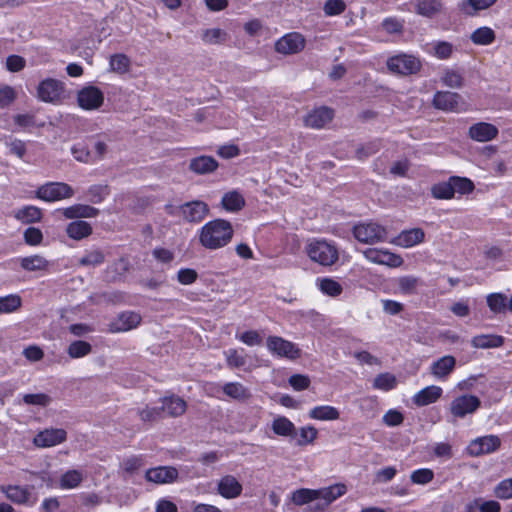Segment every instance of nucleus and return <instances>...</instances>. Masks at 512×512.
Returning a JSON list of instances; mask_svg holds the SVG:
<instances>
[{"label": "nucleus", "instance_id": "ddd939ff", "mask_svg": "<svg viewBox=\"0 0 512 512\" xmlns=\"http://www.w3.org/2000/svg\"><path fill=\"white\" fill-rule=\"evenodd\" d=\"M77 100L81 108L93 110L102 105L104 96L99 88L88 86L79 91Z\"/></svg>", "mask_w": 512, "mask_h": 512}, {"label": "nucleus", "instance_id": "4be33fe9", "mask_svg": "<svg viewBox=\"0 0 512 512\" xmlns=\"http://www.w3.org/2000/svg\"><path fill=\"white\" fill-rule=\"evenodd\" d=\"M187 408L186 402L178 396H168L162 399L160 406L162 416L166 414L170 417H178L182 415Z\"/></svg>", "mask_w": 512, "mask_h": 512}, {"label": "nucleus", "instance_id": "b1692460", "mask_svg": "<svg viewBox=\"0 0 512 512\" xmlns=\"http://www.w3.org/2000/svg\"><path fill=\"white\" fill-rule=\"evenodd\" d=\"M425 233L421 228L402 231L394 243L405 248L412 247L424 241Z\"/></svg>", "mask_w": 512, "mask_h": 512}, {"label": "nucleus", "instance_id": "774afa93", "mask_svg": "<svg viewBox=\"0 0 512 512\" xmlns=\"http://www.w3.org/2000/svg\"><path fill=\"white\" fill-rule=\"evenodd\" d=\"M43 234L40 229L29 227L24 231V240L27 244L36 246L42 242Z\"/></svg>", "mask_w": 512, "mask_h": 512}, {"label": "nucleus", "instance_id": "7ed1b4c3", "mask_svg": "<svg viewBox=\"0 0 512 512\" xmlns=\"http://www.w3.org/2000/svg\"><path fill=\"white\" fill-rule=\"evenodd\" d=\"M354 237L362 243L374 244L386 240L387 231L385 227L374 223H359L353 227Z\"/></svg>", "mask_w": 512, "mask_h": 512}, {"label": "nucleus", "instance_id": "473e14b6", "mask_svg": "<svg viewBox=\"0 0 512 512\" xmlns=\"http://www.w3.org/2000/svg\"><path fill=\"white\" fill-rule=\"evenodd\" d=\"M340 416L339 411L332 406H316L309 412V417L316 420H337Z\"/></svg>", "mask_w": 512, "mask_h": 512}, {"label": "nucleus", "instance_id": "a19ab883", "mask_svg": "<svg viewBox=\"0 0 512 512\" xmlns=\"http://www.w3.org/2000/svg\"><path fill=\"white\" fill-rule=\"evenodd\" d=\"M470 39L476 45H489L495 40V32L490 27H480L471 34Z\"/></svg>", "mask_w": 512, "mask_h": 512}, {"label": "nucleus", "instance_id": "dca6fc26", "mask_svg": "<svg viewBox=\"0 0 512 512\" xmlns=\"http://www.w3.org/2000/svg\"><path fill=\"white\" fill-rule=\"evenodd\" d=\"M346 491L347 488L344 484H335L329 487L315 490V495L318 501L316 508L324 509L337 498L344 495Z\"/></svg>", "mask_w": 512, "mask_h": 512}, {"label": "nucleus", "instance_id": "aec40b11", "mask_svg": "<svg viewBox=\"0 0 512 512\" xmlns=\"http://www.w3.org/2000/svg\"><path fill=\"white\" fill-rule=\"evenodd\" d=\"M455 366V357L445 355L432 363L430 372L436 379L444 380L454 371Z\"/></svg>", "mask_w": 512, "mask_h": 512}, {"label": "nucleus", "instance_id": "a18cd8bd", "mask_svg": "<svg viewBox=\"0 0 512 512\" xmlns=\"http://www.w3.org/2000/svg\"><path fill=\"white\" fill-rule=\"evenodd\" d=\"M129 269V262L125 258H120L115 261L110 267L107 268L106 273L107 277L111 281H116L120 279V277L127 272Z\"/></svg>", "mask_w": 512, "mask_h": 512}, {"label": "nucleus", "instance_id": "72a5a7b5", "mask_svg": "<svg viewBox=\"0 0 512 512\" xmlns=\"http://www.w3.org/2000/svg\"><path fill=\"white\" fill-rule=\"evenodd\" d=\"M15 218L23 223L38 222L42 218L41 209L36 206H25L15 212Z\"/></svg>", "mask_w": 512, "mask_h": 512}, {"label": "nucleus", "instance_id": "5701e85b", "mask_svg": "<svg viewBox=\"0 0 512 512\" xmlns=\"http://www.w3.org/2000/svg\"><path fill=\"white\" fill-rule=\"evenodd\" d=\"M442 388L431 385L417 392L413 397V402L417 406H426L436 402L442 395Z\"/></svg>", "mask_w": 512, "mask_h": 512}, {"label": "nucleus", "instance_id": "5fc2aeb1", "mask_svg": "<svg viewBox=\"0 0 512 512\" xmlns=\"http://www.w3.org/2000/svg\"><path fill=\"white\" fill-rule=\"evenodd\" d=\"M23 402L26 405L46 407L52 402V399L45 393L25 394Z\"/></svg>", "mask_w": 512, "mask_h": 512}, {"label": "nucleus", "instance_id": "393cba45", "mask_svg": "<svg viewBox=\"0 0 512 512\" xmlns=\"http://www.w3.org/2000/svg\"><path fill=\"white\" fill-rule=\"evenodd\" d=\"M99 214V209L86 204H75L63 210L67 219L93 218Z\"/></svg>", "mask_w": 512, "mask_h": 512}, {"label": "nucleus", "instance_id": "37998d69", "mask_svg": "<svg viewBox=\"0 0 512 512\" xmlns=\"http://www.w3.org/2000/svg\"><path fill=\"white\" fill-rule=\"evenodd\" d=\"M83 480V475L78 470H68L60 478V487L62 489H73L79 486Z\"/></svg>", "mask_w": 512, "mask_h": 512}, {"label": "nucleus", "instance_id": "423d86ee", "mask_svg": "<svg viewBox=\"0 0 512 512\" xmlns=\"http://www.w3.org/2000/svg\"><path fill=\"white\" fill-rule=\"evenodd\" d=\"M481 406V401L474 395H462L452 400L450 412L455 418H464L473 414Z\"/></svg>", "mask_w": 512, "mask_h": 512}, {"label": "nucleus", "instance_id": "f8f14e48", "mask_svg": "<svg viewBox=\"0 0 512 512\" xmlns=\"http://www.w3.org/2000/svg\"><path fill=\"white\" fill-rule=\"evenodd\" d=\"M363 255L368 261L379 265L399 267L403 264V259L400 255L388 250L369 248L363 252Z\"/></svg>", "mask_w": 512, "mask_h": 512}, {"label": "nucleus", "instance_id": "f704fd0d", "mask_svg": "<svg viewBox=\"0 0 512 512\" xmlns=\"http://www.w3.org/2000/svg\"><path fill=\"white\" fill-rule=\"evenodd\" d=\"M223 392L235 400H246L250 397L249 390L239 382H229L223 386Z\"/></svg>", "mask_w": 512, "mask_h": 512}, {"label": "nucleus", "instance_id": "2f4dec72", "mask_svg": "<svg viewBox=\"0 0 512 512\" xmlns=\"http://www.w3.org/2000/svg\"><path fill=\"white\" fill-rule=\"evenodd\" d=\"M442 5L438 0H418L415 11L418 15L432 18L440 13Z\"/></svg>", "mask_w": 512, "mask_h": 512}, {"label": "nucleus", "instance_id": "e2e57ef3", "mask_svg": "<svg viewBox=\"0 0 512 512\" xmlns=\"http://www.w3.org/2000/svg\"><path fill=\"white\" fill-rule=\"evenodd\" d=\"M494 494L500 499L512 498V478L504 479L494 488Z\"/></svg>", "mask_w": 512, "mask_h": 512}, {"label": "nucleus", "instance_id": "c85d7f7f", "mask_svg": "<svg viewBox=\"0 0 512 512\" xmlns=\"http://www.w3.org/2000/svg\"><path fill=\"white\" fill-rule=\"evenodd\" d=\"M20 266L23 270L29 272L46 271L50 266V262L41 255H31L19 259Z\"/></svg>", "mask_w": 512, "mask_h": 512}, {"label": "nucleus", "instance_id": "6ab92c4d", "mask_svg": "<svg viewBox=\"0 0 512 512\" xmlns=\"http://www.w3.org/2000/svg\"><path fill=\"white\" fill-rule=\"evenodd\" d=\"M241 483L232 475L223 476L217 485L218 493L226 499H234L242 493Z\"/></svg>", "mask_w": 512, "mask_h": 512}, {"label": "nucleus", "instance_id": "69168bd1", "mask_svg": "<svg viewBox=\"0 0 512 512\" xmlns=\"http://www.w3.org/2000/svg\"><path fill=\"white\" fill-rule=\"evenodd\" d=\"M318 435V431L313 426H306L300 429V437L297 440V445L304 446L312 443Z\"/></svg>", "mask_w": 512, "mask_h": 512}, {"label": "nucleus", "instance_id": "6e6552de", "mask_svg": "<svg viewBox=\"0 0 512 512\" xmlns=\"http://www.w3.org/2000/svg\"><path fill=\"white\" fill-rule=\"evenodd\" d=\"M306 44L305 38L297 32L287 33L275 43L276 52L291 55L301 52Z\"/></svg>", "mask_w": 512, "mask_h": 512}, {"label": "nucleus", "instance_id": "bb28decb", "mask_svg": "<svg viewBox=\"0 0 512 512\" xmlns=\"http://www.w3.org/2000/svg\"><path fill=\"white\" fill-rule=\"evenodd\" d=\"M504 344V337L495 334H481L471 339V345L477 349L498 348Z\"/></svg>", "mask_w": 512, "mask_h": 512}, {"label": "nucleus", "instance_id": "f3484780", "mask_svg": "<svg viewBox=\"0 0 512 512\" xmlns=\"http://www.w3.org/2000/svg\"><path fill=\"white\" fill-rule=\"evenodd\" d=\"M334 117V111L326 106L319 107L305 117V125L313 129H321Z\"/></svg>", "mask_w": 512, "mask_h": 512}, {"label": "nucleus", "instance_id": "c03bdc74", "mask_svg": "<svg viewBox=\"0 0 512 512\" xmlns=\"http://www.w3.org/2000/svg\"><path fill=\"white\" fill-rule=\"evenodd\" d=\"M22 304V299L17 294H10L0 297V313H12L19 309Z\"/></svg>", "mask_w": 512, "mask_h": 512}, {"label": "nucleus", "instance_id": "3c124183", "mask_svg": "<svg viewBox=\"0 0 512 512\" xmlns=\"http://www.w3.org/2000/svg\"><path fill=\"white\" fill-rule=\"evenodd\" d=\"M396 386V377L390 373H381L373 381L375 389L389 391Z\"/></svg>", "mask_w": 512, "mask_h": 512}, {"label": "nucleus", "instance_id": "c756f323", "mask_svg": "<svg viewBox=\"0 0 512 512\" xmlns=\"http://www.w3.org/2000/svg\"><path fill=\"white\" fill-rule=\"evenodd\" d=\"M92 226L82 220H77L69 223L66 227L67 235L74 240H81L87 238L92 234Z\"/></svg>", "mask_w": 512, "mask_h": 512}, {"label": "nucleus", "instance_id": "f03ea898", "mask_svg": "<svg viewBox=\"0 0 512 512\" xmlns=\"http://www.w3.org/2000/svg\"><path fill=\"white\" fill-rule=\"evenodd\" d=\"M305 251L311 261L325 267L332 266L339 259L337 247L323 239L310 240L305 247Z\"/></svg>", "mask_w": 512, "mask_h": 512}, {"label": "nucleus", "instance_id": "49530a36", "mask_svg": "<svg viewBox=\"0 0 512 512\" xmlns=\"http://www.w3.org/2000/svg\"><path fill=\"white\" fill-rule=\"evenodd\" d=\"M201 39L206 44H221L227 40V33L220 28L206 29Z\"/></svg>", "mask_w": 512, "mask_h": 512}, {"label": "nucleus", "instance_id": "6e6d98bb", "mask_svg": "<svg viewBox=\"0 0 512 512\" xmlns=\"http://www.w3.org/2000/svg\"><path fill=\"white\" fill-rule=\"evenodd\" d=\"M434 478V472L428 468L415 470L411 473L410 479L412 483L425 485L431 482Z\"/></svg>", "mask_w": 512, "mask_h": 512}, {"label": "nucleus", "instance_id": "f257e3e1", "mask_svg": "<svg viewBox=\"0 0 512 512\" xmlns=\"http://www.w3.org/2000/svg\"><path fill=\"white\" fill-rule=\"evenodd\" d=\"M233 233V227L229 221L215 219L201 227L199 242L206 249L216 250L230 243Z\"/></svg>", "mask_w": 512, "mask_h": 512}, {"label": "nucleus", "instance_id": "20e7f679", "mask_svg": "<svg viewBox=\"0 0 512 512\" xmlns=\"http://www.w3.org/2000/svg\"><path fill=\"white\" fill-rule=\"evenodd\" d=\"M387 68L392 73L408 76L420 70L421 62L413 55L399 54L387 60Z\"/></svg>", "mask_w": 512, "mask_h": 512}, {"label": "nucleus", "instance_id": "a211bd4d", "mask_svg": "<svg viewBox=\"0 0 512 512\" xmlns=\"http://www.w3.org/2000/svg\"><path fill=\"white\" fill-rule=\"evenodd\" d=\"M498 132L495 125L487 122H479L469 128L470 138L478 142L491 141L497 137Z\"/></svg>", "mask_w": 512, "mask_h": 512}, {"label": "nucleus", "instance_id": "8fccbe9b", "mask_svg": "<svg viewBox=\"0 0 512 512\" xmlns=\"http://www.w3.org/2000/svg\"><path fill=\"white\" fill-rule=\"evenodd\" d=\"M315 490L298 489L292 493L291 500L295 505H304L317 501Z\"/></svg>", "mask_w": 512, "mask_h": 512}, {"label": "nucleus", "instance_id": "39448f33", "mask_svg": "<svg viewBox=\"0 0 512 512\" xmlns=\"http://www.w3.org/2000/svg\"><path fill=\"white\" fill-rule=\"evenodd\" d=\"M73 194L74 190L72 187L62 182L44 184L36 192L37 198L47 202L70 198Z\"/></svg>", "mask_w": 512, "mask_h": 512}, {"label": "nucleus", "instance_id": "09e8293b", "mask_svg": "<svg viewBox=\"0 0 512 512\" xmlns=\"http://www.w3.org/2000/svg\"><path fill=\"white\" fill-rule=\"evenodd\" d=\"M105 261V254L99 250L95 249L92 251L86 252V254L79 259V264L82 266H99L103 264Z\"/></svg>", "mask_w": 512, "mask_h": 512}, {"label": "nucleus", "instance_id": "13d9d810", "mask_svg": "<svg viewBox=\"0 0 512 512\" xmlns=\"http://www.w3.org/2000/svg\"><path fill=\"white\" fill-rule=\"evenodd\" d=\"M320 289L324 294L332 297H336L342 292L341 284L329 278H325L320 281Z\"/></svg>", "mask_w": 512, "mask_h": 512}, {"label": "nucleus", "instance_id": "680f3d73", "mask_svg": "<svg viewBox=\"0 0 512 512\" xmlns=\"http://www.w3.org/2000/svg\"><path fill=\"white\" fill-rule=\"evenodd\" d=\"M17 93L15 89L8 85L0 86V108L10 106L16 99Z\"/></svg>", "mask_w": 512, "mask_h": 512}, {"label": "nucleus", "instance_id": "0e129e2a", "mask_svg": "<svg viewBox=\"0 0 512 512\" xmlns=\"http://www.w3.org/2000/svg\"><path fill=\"white\" fill-rule=\"evenodd\" d=\"M6 496L15 503H24L28 500V493L19 486H9L6 489Z\"/></svg>", "mask_w": 512, "mask_h": 512}, {"label": "nucleus", "instance_id": "4468645a", "mask_svg": "<svg viewBox=\"0 0 512 512\" xmlns=\"http://www.w3.org/2000/svg\"><path fill=\"white\" fill-rule=\"evenodd\" d=\"M64 92V85L61 81L48 78L40 82L38 86V97L44 102L58 100Z\"/></svg>", "mask_w": 512, "mask_h": 512}, {"label": "nucleus", "instance_id": "052dcab7", "mask_svg": "<svg viewBox=\"0 0 512 512\" xmlns=\"http://www.w3.org/2000/svg\"><path fill=\"white\" fill-rule=\"evenodd\" d=\"M227 365L230 368H240L246 364V358L238 353L236 349L224 351Z\"/></svg>", "mask_w": 512, "mask_h": 512}, {"label": "nucleus", "instance_id": "c9c22d12", "mask_svg": "<svg viewBox=\"0 0 512 512\" xmlns=\"http://www.w3.org/2000/svg\"><path fill=\"white\" fill-rule=\"evenodd\" d=\"M222 206L227 211H239L245 205V200L241 194L236 191L225 193L221 200Z\"/></svg>", "mask_w": 512, "mask_h": 512}, {"label": "nucleus", "instance_id": "9d476101", "mask_svg": "<svg viewBox=\"0 0 512 512\" xmlns=\"http://www.w3.org/2000/svg\"><path fill=\"white\" fill-rule=\"evenodd\" d=\"M182 218L189 223L201 222L209 213V206L200 200L186 202L179 207Z\"/></svg>", "mask_w": 512, "mask_h": 512}, {"label": "nucleus", "instance_id": "412c9836", "mask_svg": "<svg viewBox=\"0 0 512 512\" xmlns=\"http://www.w3.org/2000/svg\"><path fill=\"white\" fill-rule=\"evenodd\" d=\"M461 96L450 91H438L433 98V105L437 109L452 111L457 108Z\"/></svg>", "mask_w": 512, "mask_h": 512}, {"label": "nucleus", "instance_id": "cd10ccee", "mask_svg": "<svg viewBox=\"0 0 512 512\" xmlns=\"http://www.w3.org/2000/svg\"><path fill=\"white\" fill-rule=\"evenodd\" d=\"M141 322V316L136 312H123L121 313L116 322L113 324L114 330L117 332H124L137 327Z\"/></svg>", "mask_w": 512, "mask_h": 512}, {"label": "nucleus", "instance_id": "338daca9", "mask_svg": "<svg viewBox=\"0 0 512 512\" xmlns=\"http://www.w3.org/2000/svg\"><path fill=\"white\" fill-rule=\"evenodd\" d=\"M71 153L73 157L79 162L89 163L93 161L91 152L84 145L77 144L72 146Z\"/></svg>", "mask_w": 512, "mask_h": 512}, {"label": "nucleus", "instance_id": "7c9ffc66", "mask_svg": "<svg viewBox=\"0 0 512 512\" xmlns=\"http://www.w3.org/2000/svg\"><path fill=\"white\" fill-rule=\"evenodd\" d=\"M272 430L276 435L284 437L293 438L297 434L295 425L284 416H279L273 420Z\"/></svg>", "mask_w": 512, "mask_h": 512}, {"label": "nucleus", "instance_id": "bf43d9fd", "mask_svg": "<svg viewBox=\"0 0 512 512\" xmlns=\"http://www.w3.org/2000/svg\"><path fill=\"white\" fill-rule=\"evenodd\" d=\"M137 413L143 422H154L163 418L160 407L145 406L138 409Z\"/></svg>", "mask_w": 512, "mask_h": 512}, {"label": "nucleus", "instance_id": "0eeeda50", "mask_svg": "<svg viewBox=\"0 0 512 512\" xmlns=\"http://www.w3.org/2000/svg\"><path fill=\"white\" fill-rule=\"evenodd\" d=\"M500 446L501 439L497 435H486L472 440L467 447V452L469 455L477 457L495 452Z\"/></svg>", "mask_w": 512, "mask_h": 512}, {"label": "nucleus", "instance_id": "4c0bfd02", "mask_svg": "<svg viewBox=\"0 0 512 512\" xmlns=\"http://www.w3.org/2000/svg\"><path fill=\"white\" fill-rule=\"evenodd\" d=\"M497 0H464L460 3V10L466 15H474L476 11L487 9Z\"/></svg>", "mask_w": 512, "mask_h": 512}, {"label": "nucleus", "instance_id": "2eb2a0df", "mask_svg": "<svg viewBox=\"0 0 512 512\" xmlns=\"http://www.w3.org/2000/svg\"><path fill=\"white\" fill-rule=\"evenodd\" d=\"M145 478L155 484L173 483L178 478V470L172 466L150 468L146 471Z\"/></svg>", "mask_w": 512, "mask_h": 512}, {"label": "nucleus", "instance_id": "1a4fd4ad", "mask_svg": "<svg viewBox=\"0 0 512 512\" xmlns=\"http://www.w3.org/2000/svg\"><path fill=\"white\" fill-rule=\"evenodd\" d=\"M267 348L279 357L296 359L300 356V350L294 343L279 336H269L267 338Z\"/></svg>", "mask_w": 512, "mask_h": 512}, {"label": "nucleus", "instance_id": "9b49d317", "mask_svg": "<svg viewBox=\"0 0 512 512\" xmlns=\"http://www.w3.org/2000/svg\"><path fill=\"white\" fill-rule=\"evenodd\" d=\"M67 439V432L62 428H47L38 432L33 443L37 447L47 448L53 447L65 442Z\"/></svg>", "mask_w": 512, "mask_h": 512}, {"label": "nucleus", "instance_id": "603ef678", "mask_svg": "<svg viewBox=\"0 0 512 512\" xmlns=\"http://www.w3.org/2000/svg\"><path fill=\"white\" fill-rule=\"evenodd\" d=\"M130 60L125 54H114L110 58L112 71L123 74L129 70Z\"/></svg>", "mask_w": 512, "mask_h": 512}, {"label": "nucleus", "instance_id": "e433bc0d", "mask_svg": "<svg viewBox=\"0 0 512 512\" xmlns=\"http://www.w3.org/2000/svg\"><path fill=\"white\" fill-rule=\"evenodd\" d=\"M487 305L493 313L499 314L509 309V300L502 293H492L487 296Z\"/></svg>", "mask_w": 512, "mask_h": 512}, {"label": "nucleus", "instance_id": "864d4df0", "mask_svg": "<svg viewBox=\"0 0 512 512\" xmlns=\"http://www.w3.org/2000/svg\"><path fill=\"white\" fill-rule=\"evenodd\" d=\"M431 192L433 197L436 199H451L454 196L450 179L447 182H441L434 185Z\"/></svg>", "mask_w": 512, "mask_h": 512}, {"label": "nucleus", "instance_id": "ea45409f", "mask_svg": "<svg viewBox=\"0 0 512 512\" xmlns=\"http://www.w3.org/2000/svg\"><path fill=\"white\" fill-rule=\"evenodd\" d=\"M419 284L420 279L411 275L402 276L397 280L399 292L404 295L416 294Z\"/></svg>", "mask_w": 512, "mask_h": 512}, {"label": "nucleus", "instance_id": "58836bf2", "mask_svg": "<svg viewBox=\"0 0 512 512\" xmlns=\"http://www.w3.org/2000/svg\"><path fill=\"white\" fill-rule=\"evenodd\" d=\"M92 352L90 343L83 340H76L67 347V354L72 359H78L89 355Z\"/></svg>", "mask_w": 512, "mask_h": 512}, {"label": "nucleus", "instance_id": "de8ad7c7", "mask_svg": "<svg viewBox=\"0 0 512 512\" xmlns=\"http://www.w3.org/2000/svg\"><path fill=\"white\" fill-rule=\"evenodd\" d=\"M450 181L453 188V193L469 194L474 190L473 182L465 177L452 176Z\"/></svg>", "mask_w": 512, "mask_h": 512}, {"label": "nucleus", "instance_id": "4d7b16f0", "mask_svg": "<svg viewBox=\"0 0 512 512\" xmlns=\"http://www.w3.org/2000/svg\"><path fill=\"white\" fill-rule=\"evenodd\" d=\"M346 9L344 0H326L323 11L326 16H336L342 14Z\"/></svg>", "mask_w": 512, "mask_h": 512}, {"label": "nucleus", "instance_id": "a878e982", "mask_svg": "<svg viewBox=\"0 0 512 512\" xmlns=\"http://www.w3.org/2000/svg\"><path fill=\"white\" fill-rule=\"evenodd\" d=\"M218 167L217 161L211 156H199L191 159L189 169L196 174H208Z\"/></svg>", "mask_w": 512, "mask_h": 512}, {"label": "nucleus", "instance_id": "79ce46f5", "mask_svg": "<svg viewBox=\"0 0 512 512\" xmlns=\"http://www.w3.org/2000/svg\"><path fill=\"white\" fill-rule=\"evenodd\" d=\"M110 194L108 185L95 184L86 191V198L93 204L101 203Z\"/></svg>", "mask_w": 512, "mask_h": 512}]
</instances>
